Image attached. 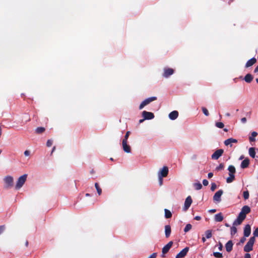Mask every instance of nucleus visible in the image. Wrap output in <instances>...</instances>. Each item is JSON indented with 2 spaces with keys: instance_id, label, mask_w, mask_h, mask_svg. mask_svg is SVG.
Wrapping results in <instances>:
<instances>
[{
  "instance_id": "obj_39",
  "label": "nucleus",
  "mask_w": 258,
  "mask_h": 258,
  "mask_svg": "<svg viewBox=\"0 0 258 258\" xmlns=\"http://www.w3.org/2000/svg\"><path fill=\"white\" fill-rule=\"evenodd\" d=\"M202 110H203V112L204 114L206 116H208L209 115V111H208V109L206 108L203 107L202 108Z\"/></svg>"
},
{
  "instance_id": "obj_22",
  "label": "nucleus",
  "mask_w": 258,
  "mask_h": 258,
  "mask_svg": "<svg viewBox=\"0 0 258 258\" xmlns=\"http://www.w3.org/2000/svg\"><path fill=\"white\" fill-rule=\"evenodd\" d=\"M257 135V133L256 132H252L251 134V136L249 137V140L250 142H254L255 141V137Z\"/></svg>"
},
{
  "instance_id": "obj_4",
  "label": "nucleus",
  "mask_w": 258,
  "mask_h": 258,
  "mask_svg": "<svg viewBox=\"0 0 258 258\" xmlns=\"http://www.w3.org/2000/svg\"><path fill=\"white\" fill-rule=\"evenodd\" d=\"M255 241L254 237H251L244 247V250L245 252H249L252 250L253 245Z\"/></svg>"
},
{
  "instance_id": "obj_26",
  "label": "nucleus",
  "mask_w": 258,
  "mask_h": 258,
  "mask_svg": "<svg viewBox=\"0 0 258 258\" xmlns=\"http://www.w3.org/2000/svg\"><path fill=\"white\" fill-rule=\"evenodd\" d=\"M229 176L227 178L226 181L227 183L232 182L235 179L234 174H229Z\"/></svg>"
},
{
  "instance_id": "obj_53",
  "label": "nucleus",
  "mask_w": 258,
  "mask_h": 258,
  "mask_svg": "<svg viewBox=\"0 0 258 258\" xmlns=\"http://www.w3.org/2000/svg\"><path fill=\"white\" fill-rule=\"evenodd\" d=\"M222 248H223V245H222V244L221 243H220L219 244L218 248H219V249L220 250H222Z\"/></svg>"
},
{
  "instance_id": "obj_48",
  "label": "nucleus",
  "mask_w": 258,
  "mask_h": 258,
  "mask_svg": "<svg viewBox=\"0 0 258 258\" xmlns=\"http://www.w3.org/2000/svg\"><path fill=\"white\" fill-rule=\"evenodd\" d=\"M30 152L28 150H26L25 152H24V155L25 156H28L30 155Z\"/></svg>"
},
{
  "instance_id": "obj_34",
  "label": "nucleus",
  "mask_w": 258,
  "mask_h": 258,
  "mask_svg": "<svg viewBox=\"0 0 258 258\" xmlns=\"http://www.w3.org/2000/svg\"><path fill=\"white\" fill-rule=\"evenodd\" d=\"M191 228H192L191 225L190 224H187L185 226V228L184 229V231L185 232H187L189 231L191 229Z\"/></svg>"
},
{
  "instance_id": "obj_64",
  "label": "nucleus",
  "mask_w": 258,
  "mask_h": 258,
  "mask_svg": "<svg viewBox=\"0 0 258 258\" xmlns=\"http://www.w3.org/2000/svg\"><path fill=\"white\" fill-rule=\"evenodd\" d=\"M256 82L258 83V79H256Z\"/></svg>"
},
{
  "instance_id": "obj_47",
  "label": "nucleus",
  "mask_w": 258,
  "mask_h": 258,
  "mask_svg": "<svg viewBox=\"0 0 258 258\" xmlns=\"http://www.w3.org/2000/svg\"><path fill=\"white\" fill-rule=\"evenodd\" d=\"M156 256H157V253H153L148 258H156Z\"/></svg>"
},
{
  "instance_id": "obj_61",
  "label": "nucleus",
  "mask_w": 258,
  "mask_h": 258,
  "mask_svg": "<svg viewBox=\"0 0 258 258\" xmlns=\"http://www.w3.org/2000/svg\"><path fill=\"white\" fill-rule=\"evenodd\" d=\"M224 131L225 132H227V131H228L227 129H226V128H224Z\"/></svg>"
},
{
  "instance_id": "obj_36",
  "label": "nucleus",
  "mask_w": 258,
  "mask_h": 258,
  "mask_svg": "<svg viewBox=\"0 0 258 258\" xmlns=\"http://www.w3.org/2000/svg\"><path fill=\"white\" fill-rule=\"evenodd\" d=\"M243 198L245 200H247L249 198V192L248 190L244 191L243 193Z\"/></svg>"
},
{
  "instance_id": "obj_56",
  "label": "nucleus",
  "mask_w": 258,
  "mask_h": 258,
  "mask_svg": "<svg viewBox=\"0 0 258 258\" xmlns=\"http://www.w3.org/2000/svg\"><path fill=\"white\" fill-rule=\"evenodd\" d=\"M206 237H202V241L203 242H205L206 241Z\"/></svg>"
},
{
  "instance_id": "obj_20",
  "label": "nucleus",
  "mask_w": 258,
  "mask_h": 258,
  "mask_svg": "<svg viewBox=\"0 0 258 258\" xmlns=\"http://www.w3.org/2000/svg\"><path fill=\"white\" fill-rule=\"evenodd\" d=\"M165 234L166 238L168 237L171 234V227L170 225H167L165 226Z\"/></svg>"
},
{
  "instance_id": "obj_10",
  "label": "nucleus",
  "mask_w": 258,
  "mask_h": 258,
  "mask_svg": "<svg viewBox=\"0 0 258 258\" xmlns=\"http://www.w3.org/2000/svg\"><path fill=\"white\" fill-rule=\"evenodd\" d=\"M142 116L144 119H151L154 117V115L153 113L146 111H143Z\"/></svg>"
},
{
  "instance_id": "obj_33",
  "label": "nucleus",
  "mask_w": 258,
  "mask_h": 258,
  "mask_svg": "<svg viewBox=\"0 0 258 258\" xmlns=\"http://www.w3.org/2000/svg\"><path fill=\"white\" fill-rule=\"evenodd\" d=\"M236 226H234L233 224L232 227L231 228V234L232 235H234L237 232V228H236Z\"/></svg>"
},
{
  "instance_id": "obj_37",
  "label": "nucleus",
  "mask_w": 258,
  "mask_h": 258,
  "mask_svg": "<svg viewBox=\"0 0 258 258\" xmlns=\"http://www.w3.org/2000/svg\"><path fill=\"white\" fill-rule=\"evenodd\" d=\"M213 255L216 257H222L223 256L222 253L219 252H214Z\"/></svg>"
},
{
  "instance_id": "obj_51",
  "label": "nucleus",
  "mask_w": 258,
  "mask_h": 258,
  "mask_svg": "<svg viewBox=\"0 0 258 258\" xmlns=\"http://www.w3.org/2000/svg\"><path fill=\"white\" fill-rule=\"evenodd\" d=\"M213 173H212V172H210V173H208V178H210L212 177H213Z\"/></svg>"
},
{
  "instance_id": "obj_59",
  "label": "nucleus",
  "mask_w": 258,
  "mask_h": 258,
  "mask_svg": "<svg viewBox=\"0 0 258 258\" xmlns=\"http://www.w3.org/2000/svg\"><path fill=\"white\" fill-rule=\"evenodd\" d=\"M243 158V157L242 156H240L239 158V160H242Z\"/></svg>"
},
{
  "instance_id": "obj_5",
  "label": "nucleus",
  "mask_w": 258,
  "mask_h": 258,
  "mask_svg": "<svg viewBox=\"0 0 258 258\" xmlns=\"http://www.w3.org/2000/svg\"><path fill=\"white\" fill-rule=\"evenodd\" d=\"M156 99L157 98L156 97H152L145 99L140 105L139 109H143L146 105L149 104L150 102L156 100Z\"/></svg>"
},
{
  "instance_id": "obj_15",
  "label": "nucleus",
  "mask_w": 258,
  "mask_h": 258,
  "mask_svg": "<svg viewBox=\"0 0 258 258\" xmlns=\"http://www.w3.org/2000/svg\"><path fill=\"white\" fill-rule=\"evenodd\" d=\"M127 143V142L122 141V148L125 152L128 153L131 152V147Z\"/></svg>"
},
{
  "instance_id": "obj_1",
  "label": "nucleus",
  "mask_w": 258,
  "mask_h": 258,
  "mask_svg": "<svg viewBox=\"0 0 258 258\" xmlns=\"http://www.w3.org/2000/svg\"><path fill=\"white\" fill-rule=\"evenodd\" d=\"M250 212V208L248 206H243L240 212L239 213L237 219L234 221V226L239 225L242 221L245 219L246 214Z\"/></svg>"
},
{
  "instance_id": "obj_8",
  "label": "nucleus",
  "mask_w": 258,
  "mask_h": 258,
  "mask_svg": "<svg viewBox=\"0 0 258 258\" xmlns=\"http://www.w3.org/2000/svg\"><path fill=\"white\" fill-rule=\"evenodd\" d=\"M172 244H173V242L170 241L163 247L162 250V257H164V254L166 253L169 251L170 248L171 247Z\"/></svg>"
},
{
  "instance_id": "obj_2",
  "label": "nucleus",
  "mask_w": 258,
  "mask_h": 258,
  "mask_svg": "<svg viewBox=\"0 0 258 258\" xmlns=\"http://www.w3.org/2000/svg\"><path fill=\"white\" fill-rule=\"evenodd\" d=\"M4 187L6 189H10L14 186V178L11 175L5 176L4 179Z\"/></svg>"
},
{
  "instance_id": "obj_7",
  "label": "nucleus",
  "mask_w": 258,
  "mask_h": 258,
  "mask_svg": "<svg viewBox=\"0 0 258 258\" xmlns=\"http://www.w3.org/2000/svg\"><path fill=\"white\" fill-rule=\"evenodd\" d=\"M224 152L223 149H219L216 150L212 155V158L213 159L217 160L220 156H222Z\"/></svg>"
},
{
  "instance_id": "obj_58",
  "label": "nucleus",
  "mask_w": 258,
  "mask_h": 258,
  "mask_svg": "<svg viewBox=\"0 0 258 258\" xmlns=\"http://www.w3.org/2000/svg\"><path fill=\"white\" fill-rule=\"evenodd\" d=\"M144 120H145V119H144H144H140V120H139V122H140V123H142V122H143L144 121Z\"/></svg>"
},
{
  "instance_id": "obj_63",
  "label": "nucleus",
  "mask_w": 258,
  "mask_h": 258,
  "mask_svg": "<svg viewBox=\"0 0 258 258\" xmlns=\"http://www.w3.org/2000/svg\"><path fill=\"white\" fill-rule=\"evenodd\" d=\"M226 115H227V116H229V115H230V114H229V113H226Z\"/></svg>"
},
{
  "instance_id": "obj_11",
  "label": "nucleus",
  "mask_w": 258,
  "mask_h": 258,
  "mask_svg": "<svg viewBox=\"0 0 258 258\" xmlns=\"http://www.w3.org/2000/svg\"><path fill=\"white\" fill-rule=\"evenodd\" d=\"M223 190L220 189L217 191L213 197V200L214 201L220 202L221 201V197L223 194Z\"/></svg>"
},
{
  "instance_id": "obj_41",
  "label": "nucleus",
  "mask_w": 258,
  "mask_h": 258,
  "mask_svg": "<svg viewBox=\"0 0 258 258\" xmlns=\"http://www.w3.org/2000/svg\"><path fill=\"white\" fill-rule=\"evenodd\" d=\"M52 143H53L52 140H48L47 141L46 145H47V147H49L51 146V145H52Z\"/></svg>"
},
{
  "instance_id": "obj_9",
  "label": "nucleus",
  "mask_w": 258,
  "mask_h": 258,
  "mask_svg": "<svg viewBox=\"0 0 258 258\" xmlns=\"http://www.w3.org/2000/svg\"><path fill=\"white\" fill-rule=\"evenodd\" d=\"M188 250L189 248L188 247H185L176 255L175 258H182L184 257L186 255Z\"/></svg>"
},
{
  "instance_id": "obj_29",
  "label": "nucleus",
  "mask_w": 258,
  "mask_h": 258,
  "mask_svg": "<svg viewBox=\"0 0 258 258\" xmlns=\"http://www.w3.org/2000/svg\"><path fill=\"white\" fill-rule=\"evenodd\" d=\"M256 62V59L255 58L253 57L249 60H248L247 62L246 63V64H254Z\"/></svg>"
},
{
  "instance_id": "obj_24",
  "label": "nucleus",
  "mask_w": 258,
  "mask_h": 258,
  "mask_svg": "<svg viewBox=\"0 0 258 258\" xmlns=\"http://www.w3.org/2000/svg\"><path fill=\"white\" fill-rule=\"evenodd\" d=\"M244 80L247 83H250L253 79V77L251 75L248 74L244 77Z\"/></svg>"
},
{
  "instance_id": "obj_32",
  "label": "nucleus",
  "mask_w": 258,
  "mask_h": 258,
  "mask_svg": "<svg viewBox=\"0 0 258 258\" xmlns=\"http://www.w3.org/2000/svg\"><path fill=\"white\" fill-rule=\"evenodd\" d=\"M44 131L45 128L43 127H38L35 130V132L37 134H41Z\"/></svg>"
},
{
  "instance_id": "obj_46",
  "label": "nucleus",
  "mask_w": 258,
  "mask_h": 258,
  "mask_svg": "<svg viewBox=\"0 0 258 258\" xmlns=\"http://www.w3.org/2000/svg\"><path fill=\"white\" fill-rule=\"evenodd\" d=\"M203 184L204 186H207L209 184V182L207 179H204L203 180Z\"/></svg>"
},
{
  "instance_id": "obj_27",
  "label": "nucleus",
  "mask_w": 258,
  "mask_h": 258,
  "mask_svg": "<svg viewBox=\"0 0 258 258\" xmlns=\"http://www.w3.org/2000/svg\"><path fill=\"white\" fill-rule=\"evenodd\" d=\"M164 211H165V217L166 218H170L171 217L172 214L169 210H168L167 209H165Z\"/></svg>"
},
{
  "instance_id": "obj_44",
  "label": "nucleus",
  "mask_w": 258,
  "mask_h": 258,
  "mask_svg": "<svg viewBox=\"0 0 258 258\" xmlns=\"http://www.w3.org/2000/svg\"><path fill=\"white\" fill-rule=\"evenodd\" d=\"M253 234L254 236L257 237L258 236V228H256L254 231Z\"/></svg>"
},
{
  "instance_id": "obj_57",
  "label": "nucleus",
  "mask_w": 258,
  "mask_h": 258,
  "mask_svg": "<svg viewBox=\"0 0 258 258\" xmlns=\"http://www.w3.org/2000/svg\"><path fill=\"white\" fill-rule=\"evenodd\" d=\"M244 241H245V238H242V239L240 240V242H242V243L244 242Z\"/></svg>"
},
{
  "instance_id": "obj_25",
  "label": "nucleus",
  "mask_w": 258,
  "mask_h": 258,
  "mask_svg": "<svg viewBox=\"0 0 258 258\" xmlns=\"http://www.w3.org/2000/svg\"><path fill=\"white\" fill-rule=\"evenodd\" d=\"M229 174H234L235 173V168L233 165H230L228 167Z\"/></svg>"
},
{
  "instance_id": "obj_43",
  "label": "nucleus",
  "mask_w": 258,
  "mask_h": 258,
  "mask_svg": "<svg viewBox=\"0 0 258 258\" xmlns=\"http://www.w3.org/2000/svg\"><path fill=\"white\" fill-rule=\"evenodd\" d=\"M5 229V226L4 225L0 226V234L2 233Z\"/></svg>"
},
{
  "instance_id": "obj_60",
  "label": "nucleus",
  "mask_w": 258,
  "mask_h": 258,
  "mask_svg": "<svg viewBox=\"0 0 258 258\" xmlns=\"http://www.w3.org/2000/svg\"><path fill=\"white\" fill-rule=\"evenodd\" d=\"M55 148V147H53V149H52V152H53V151H54Z\"/></svg>"
},
{
  "instance_id": "obj_50",
  "label": "nucleus",
  "mask_w": 258,
  "mask_h": 258,
  "mask_svg": "<svg viewBox=\"0 0 258 258\" xmlns=\"http://www.w3.org/2000/svg\"><path fill=\"white\" fill-rule=\"evenodd\" d=\"M194 219L196 220L199 221L201 219V217L199 216H196Z\"/></svg>"
},
{
  "instance_id": "obj_6",
  "label": "nucleus",
  "mask_w": 258,
  "mask_h": 258,
  "mask_svg": "<svg viewBox=\"0 0 258 258\" xmlns=\"http://www.w3.org/2000/svg\"><path fill=\"white\" fill-rule=\"evenodd\" d=\"M192 202V200L190 196H188L184 202V206L183 208V210L184 211H186L188 208L190 207L191 203Z\"/></svg>"
},
{
  "instance_id": "obj_31",
  "label": "nucleus",
  "mask_w": 258,
  "mask_h": 258,
  "mask_svg": "<svg viewBox=\"0 0 258 258\" xmlns=\"http://www.w3.org/2000/svg\"><path fill=\"white\" fill-rule=\"evenodd\" d=\"M194 186L196 190H200L202 188V185L200 182L194 183Z\"/></svg>"
},
{
  "instance_id": "obj_19",
  "label": "nucleus",
  "mask_w": 258,
  "mask_h": 258,
  "mask_svg": "<svg viewBox=\"0 0 258 258\" xmlns=\"http://www.w3.org/2000/svg\"><path fill=\"white\" fill-rule=\"evenodd\" d=\"M233 247V243L232 241H228L225 245V247L226 251L228 252H230L232 249Z\"/></svg>"
},
{
  "instance_id": "obj_55",
  "label": "nucleus",
  "mask_w": 258,
  "mask_h": 258,
  "mask_svg": "<svg viewBox=\"0 0 258 258\" xmlns=\"http://www.w3.org/2000/svg\"><path fill=\"white\" fill-rule=\"evenodd\" d=\"M254 73H257L258 72V66H257V67L255 69L254 71Z\"/></svg>"
},
{
  "instance_id": "obj_52",
  "label": "nucleus",
  "mask_w": 258,
  "mask_h": 258,
  "mask_svg": "<svg viewBox=\"0 0 258 258\" xmlns=\"http://www.w3.org/2000/svg\"><path fill=\"white\" fill-rule=\"evenodd\" d=\"M244 258H251L250 255L249 253H246Z\"/></svg>"
},
{
  "instance_id": "obj_30",
  "label": "nucleus",
  "mask_w": 258,
  "mask_h": 258,
  "mask_svg": "<svg viewBox=\"0 0 258 258\" xmlns=\"http://www.w3.org/2000/svg\"><path fill=\"white\" fill-rule=\"evenodd\" d=\"M95 188L97 190V191L98 194L99 195H100L101 194V192H102V189L100 187L99 184L98 183L96 182L95 183Z\"/></svg>"
},
{
  "instance_id": "obj_17",
  "label": "nucleus",
  "mask_w": 258,
  "mask_h": 258,
  "mask_svg": "<svg viewBox=\"0 0 258 258\" xmlns=\"http://www.w3.org/2000/svg\"><path fill=\"white\" fill-rule=\"evenodd\" d=\"M178 112L177 111H173L169 114V117L171 120H174L177 118Z\"/></svg>"
},
{
  "instance_id": "obj_14",
  "label": "nucleus",
  "mask_w": 258,
  "mask_h": 258,
  "mask_svg": "<svg viewBox=\"0 0 258 258\" xmlns=\"http://www.w3.org/2000/svg\"><path fill=\"white\" fill-rule=\"evenodd\" d=\"M174 73V70L172 69L166 68L164 69L163 76L165 78H168L170 75H172Z\"/></svg>"
},
{
  "instance_id": "obj_12",
  "label": "nucleus",
  "mask_w": 258,
  "mask_h": 258,
  "mask_svg": "<svg viewBox=\"0 0 258 258\" xmlns=\"http://www.w3.org/2000/svg\"><path fill=\"white\" fill-rule=\"evenodd\" d=\"M168 173V168L166 166H164L159 172L158 176L165 177L167 176Z\"/></svg>"
},
{
  "instance_id": "obj_62",
  "label": "nucleus",
  "mask_w": 258,
  "mask_h": 258,
  "mask_svg": "<svg viewBox=\"0 0 258 258\" xmlns=\"http://www.w3.org/2000/svg\"><path fill=\"white\" fill-rule=\"evenodd\" d=\"M28 244V241H26V245L27 246Z\"/></svg>"
},
{
  "instance_id": "obj_3",
  "label": "nucleus",
  "mask_w": 258,
  "mask_h": 258,
  "mask_svg": "<svg viewBox=\"0 0 258 258\" xmlns=\"http://www.w3.org/2000/svg\"><path fill=\"white\" fill-rule=\"evenodd\" d=\"M27 177V174H25L18 178L15 185L16 189H19L23 186L26 181Z\"/></svg>"
},
{
  "instance_id": "obj_38",
  "label": "nucleus",
  "mask_w": 258,
  "mask_h": 258,
  "mask_svg": "<svg viewBox=\"0 0 258 258\" xmlns=\"http://www.w3.org/2000/svg\"><path fill=\"white\" fill-rule=\"evenodd\" d=\"M224 168V164L223 163H221L219 164L218 166L216 168V170L217 171H220L222 170Z\"/></svg>"
},
{
  "instance_id": "obj_23",
  "label": "nucleus",
  "mask_w": 258,
  "mask_h": 258,
  "mask_svg": "<svg viewBox=\"0 0 258 258\" xmlns=\"http://www.w3.org/2000/svg\"><path fill=\"white\" fill-rule=\"evenodd\" d=\"M248 153L249 156L252 158H254L255 155V149L253 147H251L248 150Z\"/></svg>"
},
{
  "instance_id": "obj_16",
  "label": "nucleus",
  "mask_w": 258,
  "mask_h": 258,
  "mask_svg": "<svg viewBox=\"0 0 258 258\" xmlns=\"http://www.w3.org/2000/svg\"><path fill=\"white\" fill-rule=\"evenodd\" d=\"M251 229L249 225H246L244 229V235L245 237H248L250 234Z\"/></svg>"
},
{
  "instance_id": "obj_28",
  "label": "nucleus",
  "mask_w": 258,
  "mask_h": 258,
  "mask_svg": "<svg viewBox=\"0 0 258 258\" xmlns=\"http://www.w3.org/2000/svg\"><path fill=\"white\" fill-rule=\"evenodd\" d=\"M205 235H206V237L207 239L210 238L212 237V231L211 230H206L205 231Z\"/></svg>"
},
{
  "instance_id": "obj_18",
  "label": "nucleus",
  "mask_w": 258,
  "mask_h": 258,
  "mask_svg": "<svg viewBox=\"0 0 258 258\" xmlns=\"http://www.w3.org/2000/svg\"><path fill=\"white\" fill-rule=\"evenodd\" d=\"M249 164V160L248 158L245 159L243 160L241 163L240 167L241 168L244 169L247 168Z\"/></svg>"
},
{
  "instance_id": "obj_54",
  "label": "nucleus",
  "mask_w": 258,
  "mask_h": 258,
  "mask_svg": "<svg viewBox=\"0 0 258 258\" xmlns=\"http://www.w3.org/2000/svg\"><path fill=\"white\" fill-rule=\"evenodd\" d=\"M216 210L215 209H212L209 211L211 213H215L216 212Z\"/></svg>"
},
{
  "instance_id": "obj_42",
  "label": "nucleus",
  "mask_w": 258,
  "mask_h": 258,
  "mask_svg": "<svg viewBox=\"0 0 258 258\" xmlns=\"http://www.w3.org/2000/svg\"><path fill=\"white\" fill-rule=\"evenodd\" d=\"M216 187H217V185H216V183H212L211 184V190L212 191L215 190V189L216 188Z\"/></svg>"
},
{
  "instance_id": "obj_13",
  "label": "nucleus",
  "mask_w": 258,
  "mask_h": 258,
  "mask_svg": "<svg viewBox=\"0 0 258 258\" xmlns=\"http://www.w3.org/2000/svg\"><path fill=\"white\" fill-rule=\"evenodd\" d=\"M238 141L236 139L233 138H229L224 141V144L225 146H230V147L232 146L233 143H237Z\"/></svg>"
},
{
  "instance_id": "obj_45",
  "label": "nucleus",
  "mask_w": 258,
  "mask_h": 258,
  "mask_svg": "<svg viewBox=\"0 0 258 258\" xmlns=\"http://www.w3.org/2000/svg\"><path fill=\"white\" fill-rule=\"evenodd\" d=\"M158 177H159V184L160 185H162V183H163V179L162 178L163 177H161V176H158Z\"/></svg>"
},
{
  "instance_id": "obj_21",
  "label": "nucleus",
  "mask_w": 258,
  "mask_h": 258,
  "mask_svg": "<svg viewBox=\"0 0 258 258\" xmlns=\"http://www.w3.org/2000/svg\"><path fill=\"white\" fill-rule=\"evenodd\" d=\"M223 220V216H222V214L221 213L215 215V220L216 222H221V221H222Z\"/></svg>"
},
{
  "instance_id": "obj_49",
  "label": "nucleus",
  "mask_w": 258,
  "mask_h": 258,
  "mask_svg": "<svg viewBox=\"0 0 258 258\" xmlns=\"http://www.w3.org/2000/svg\"><path fill=\"white\" fill-rule=\"evenodd\" d=\"M241 121L243 123H245L246 122V118L245 117H243L241 119Z\"/></svg>"
},
{
  "instance_id": "obj_40",
  "label": "nucleus",
  "mask_w": 258,
  "mask_h": 258,
  "mask_svg": "<svg viewBox=\"0 0 258 258\" xmlns=\"http://www.w3.org/2000/svg\"><path fill=\"white\" fill-rule=\"evenodd\" d=\"M130 132L127 131L125 135L124 136V138L123 139L122 141L127 142V140L128 138V137L130 136Z\"/></svg>"
},
{
  "instance_id": "obj_35",
  "label": "nucleus",
  "mask_w": 258,
  "mask_h": 258,
  "mask_svg": "<svg viewBox=\"0 0 258 258\" xmlns=\"http://www.w3.org/2000/svg\"><path fill=\"white\" fill-rule=\"evenodd\" d=\"M216 126L219 128H222L224 127V124L223 122H217L216 123Z\"/></svg>"
}]
</instances>
